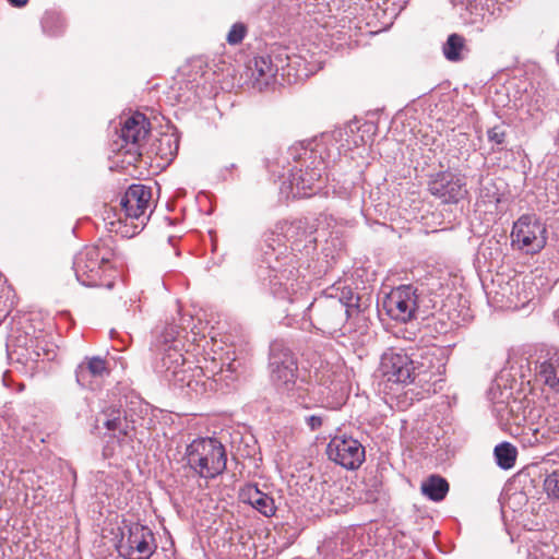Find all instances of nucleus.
<instances>
[{
  "label": "nucleus",
  "instance_id": "nucleus-12",
  "mask_svg": "<svg viewBox=\"0 0 559 559\" xmlns=\"http://www.w3.org/2000/svg\"><path fill=\"white\" fill-rule=\"evenodd\" d=\"M414 384L430 390L431 384L442 381L445 372L447 358L439 347H426L413 353Z\"/></svg>",
  "mask_w": 559,
  "mask_h": 559
},
{
  "label": "nucleus",
  "instance_id": "nucleus-26",
  "mask_svg": "<svg viewBox=\"0 0 559 559\" xmlns=\"http://www.w3.org/2000/svg\"><path fill=\"white\" fill-rule=\"evenodd\" d=\"M496 464L504 471L514 467L518 459V449L508 441L500 442L493 449Z\"/></svg>",
  "mask_w": 559,
  "mask_h": 559
},
{
  "label": "nucleus",
  "instance_id": "nucleus-15",
  "mask_svg": "<svg viewBox=\"0 0 559 559\" xmlns=\"http://www.w3.org/2000/svg\"><path fill=\"white\" fill-rule=\"evenodd\" d=\"M520 282L516 276L498 273L491 278V308L500 310H516L530 299L519 290Z\"/></svg>",
  "mask_w": 559,
  "mask_h": 559
},
{
  "label": "nucleus",
  "instance_id": "nucleus-22",
  "mask_svg": "<svg viewBox=\"0 0 559 559\" xmlns=\"http://www.w3.org/2000/svg\"><path fill=\"white\" fill-rule=\"evenodd\" d=\"M537 374L545 385L554 393L559 394V349L546 350L544 360L537 367Z\"/></svg>",
  "mask_w": 559,
  "mask_h": 559
},
{
  "label": "nucleus",
  "instance_id": "nucleus-37",
  "mask_svg": "<svg viewBox=\"0 0 559 559\" xmlns=\"http://www.w3.org/2000/svg\"><path fill=\"white\" fill-rule=\"evenodd\" d=\"M246 26L241 23H236L231 26L227 34V41L230 45H237L242 41L246 35Z\"/></svg>",
  "mask_w": 559,
  "mask_h": 559
},
{
  "label": "nucleus",
  "instance_id": "nucleus-14",
  "mask_svg": "<svg viewBox=\"0 0 559 559\" xmlns=\"http://www.w3.org/2000/svg\"><path fill=\"white\" fill-rule=\"evenodd\" d=\"M148 124L145 116L140 112L131 115L122 122L118 140L114 142V151L129 154V164L140 157L139 144L146 136Z\"/></svg>",
  "mask_w": 559,
  "mask_h": 559
},
{
  "label": "nucleus",
  "instance_id": "nucleus-6",
  "mask_svg": "<svg viewBox=\"0 0 559 559\" xmlns=\"http://www.w3.org/2000/svg\"><path fill=\"white\" fill-rule=\"evenodd\" d=\"M112 253L109 248L99 245L86 246L80 250L73 260V270L79 283L86 287L111 288V281L104 282L103 274L110 266Z\"/></svg>",
  "mask_w": 559,
  "mask_h": 559
},
{
  "label": "nucleus",
  "instance_id": "nucleus-16",
  "mask_svg": "<svg viewBox=\"0 0 559 559\" xmlns=\"http://www.w3.org/2000/svg\"><path fill=\"white\" fill-rule=\"evenodd\" d=\"M326 454L331 461L342 467L354 471L365 462V448L352 437L335 436L326 447Z\"/></svg>",
  "mask_w": 559,
  "mask_h": 559
},
{
  "label": "nucleus",
  "instance_id": "nucleus-42",
  "mask_svg": "<svg viewBox=\"0 0 559 559\" xmlns=\"http://www.w3.org/2000/svg\"><path fill=\"white\" fill-rule=\"evenodd\" d=\"M9 3L13 7H16V8H22L24 5H26V3L28 2V0H8Z\"/></svg>",
  "mask_w": 559,
  "mask_h": 559
},
{
  "label": "nucleus",
  "instance_id": "nucleus-3",
  "mask_svg": "<svg viewBox=\"0 0 559 559\" xmlns=\"http://www.w3.org/2000/svg\"><path fill=\"white\" fill-rule=\"evenodd\" d=\"M355 311H361L360 297L349 286L336 282L313 299L306 309V316L316 330L334 336Z\"/></svg>",
  "mask_w": 559,
  "mask_h": 559
},
{
  "label": "nucleus",
  "instance_id": "nucleus-24",
  "mask_svg": "<svg viewBox=\"0 0 559 559\" xmlns=\"http://www.w3.org/2000/svg\"><path fill=\"white\" fill-rule=\"evenodd\" d=\"M321 141L323 145L329 146L325 155L335 158L341 156L342 150L348 146V130L347 128H335L333 131L322 134Z\"/></svg>",
  "mask_w": 559,
  "mask_h": 559
},
{
  "label": "nucleus",
  "instance_id": "nucleus-41",
  "mask_svg": "<svg viewBox=\"0 0 559 559\" xmlns=\"http://www.w3.org/2000/svg\"><path fill=\"white\" fill-rule=\"evenodd\" d=\"M555 189H556L555 192H552V191L549 192V200L551 201V203L554 205L558 206L556 212L559 213V181L557 182Z\"/></svg>",
  "mask_w": 559,
  "mask_h": 559
},
{
  "label": "nucleus",
  "instance_id": "nucleus-10",
  "mask_svg": "<svg viewBox=\"0 0 559 559\" xmlns=\"http://www.w3.org/2000/svg\"><path fill=\"white\" fill-rule=\"evenodd\" d=\"M152 198L151 189L144 185H132L120 199L121 213L124 215V237H133L144 226V215Z\"/></svg>",
  "mask_w": 559,
  "mask_h": 559
},
{
  "label": "nucleus",
  "instance_id": "nucleus-18",
  "mask_svg": "<svg viewBox=\"0 0 559 559\" xmlns=\"http://www.w3.org/2000/svg\"><path fill=\"white\" fill-rule=\"evenodd\" d=\"M428 188L442 203H457L466 193L464 178L450 170L431 176Z\"/></svg>",
  "mask_w": 559,
  "mask_h": 559
},
{
  "label": "nucleus",
  "instance_id": "nucleus-36",
  "mask_svg": "<svg viewBox=\"0 0 559 559\" xmlns=\"http://www.w3.org/2000/svg\"><path fill=\"white\" fill-rule=\"evenodd\" d=\"M487 249L488 248L485 247L484 243H481L480 247L478 248V250L475 254V259H474V266L478 272V275L483 283L484 288H485V283L483 280V274L486 272H489V269L487 267V262H488V258H487V253H486Z\"/></svg>",
  "mask_w": 559,
  "mask_h": 559
},
{
  "label": "nucleus",
  "instance_id": "nucleus-5",
  "mask_svg": "<svg viewBox=\"0 0 559 559\" xmlns=\"http://www.w3.org/2000/svg\"><path fill=\"white\" fill-rule=\"evenodd\" d=\"M183 461L199 477L213 479L225 472L227 453L217 439L198 438L187 445Z\"/></svg>",
  "mask_w": 559,
  "mask_h": 559
},
{
  "label": "nucleus",
  "instance_id": "nucleus-40",
  "mask_svg": "<svg viewBox=\"0 0 559 559\" xmlns=\"http://www.w3.org/2000/svg\"><path fill=\"white\" fill-rule=\"evenodd\" d=\"M543 437L544 435H540L538 429H534V431L532 432V437L524 439V442L528 445H535L540 442V438Z\"/></svg>",
  "mask_w": 559,
  "mask_h": 559
},
{
  "label": "nucleus",
  "instance_id": "nucleus-13",
  "mask_svg": "<svg viewBox=\"0 0 559 559\" xmlns=\"http://www.w3.org/2000/svg\"><path fill=\"white\" fill-rule=\"evenodd\" d=\"M417 289L413 285H401L391 289L382 301L381 308L392 319L399 322L411 321L417 310Z\"/></svg>",
  "mask_w": 559,
  "mask_h": 559
},
{
  "label": "nucleus",
  "instance_id": "nucleus-17",
  "mask_svg": "<svg viewBox=\"0 0 559 559\" xmlns=\"http://www.w3.org/2000/svg\"><path fill=\"white\" fill-rule=\"evenodd\" d=\"M413 353L389 349L381 356L380 371L388 382L396 384L414 383Z\"/></svg>",
  "mask_w": 559,
  "mask_h": 559
},
{
  "label": "nucleus",
  "instance_id": "nucleus-11",
  "mask_svg": "<svg viewBox=\"0 0 559 559\" xmlns=\"http://www.w3.org/2000/svg\"><path fill=\"white\" fill-rule=\"evenodd\" d=\"M547 243L545 224L534 214H524L513 223L511 245L526 254H535Z\"/></svg>",
  "mask_w": 559,
  "mask_h": 559
},
{
  "label": "nucleus",
  "instance_id": "nucleus-19",
  "mask_svg": "<svg viewBox=\"0 0 559 559\" xmlns=\"http://www.w3.org/2000/svg\"><path fill=\"white\" fill-rule=\"evenodd\" d=\"M109 373L107 360L99 356L85 357L75 369L79 385L91 390H94Z\"/></svg>",
  "mask_w": 559,
  "mask_h": 559
},
{
  "label": "nucleus",
  "instance_id": "nucleus-34",
  "mask_svg": "<svg viewBox=\"0 0 559 559\" xmlns=\"http://www.w3.org/2000/svg\"><path fill=\"white\" fill-rule=\"evenodd\" d=\"M544 490L548 498L559 500V467L545 477Z\"/></svg>",
  "mask_w": 559,
  "mask_h": 559
},
{
  "label": "nucleus",
  "instance_id": "nucleus-7",
  "mask_svg": "<svg viewBox=\"0 0 559 559\" xmlns=\"http://www.w3.org/2000/svg\"><path fill=\"white\" fill-rule=\"evenodd\" d=\"M269 243L278 247V243L288 248V253L309 255L316 249V237L313 229L309 226L306 218L295 219L293 222H280L274 230L265 238V248Z\"/></svg>",
  "mask_w": 559,
  "mask_h": 559
},
{
  "label": "nucleus",
  "instance_id": "nucleus-35",
  "mask_svg": "<svg viewBox=\"0 0 559 559\" xmlns=\"http://www.w3.org/2000/svg\"><path fill=\"white\" fill-rule=\"evenodd\" d=\"M301 61H305L302 57H299V56L288 57L287 68L290 69V68H294L295 66L298 67L297 73H296L297 80L307 78L316 71V66L311 64V63L305 62L304 67L301 68Z\"/></svg>",
  "mask_w": 559,
  "mask_h": 559
},
{
  "label": "nucleus",
  "instance_id": "nucleus-30",
  "mask_svg": "<svg viewBox=\"0 0 559 559\" xmlns=\"http://www.w3.org/2000/svg\"><path fill=\"white\" fill-rule=\"evenodd\" d=\"M29 343L32 352L28 353L27 358L37 361L39 359L52 360L56 357V352L52 346H49L44 340L36 337L35 340H29Z\"/></svg>",
  "mask_w": 559,
  "mask_h": 559
},
{
  "label": "nucleus",
  "instance_id": "nucleus-20",
  "mask_svg": "<svg viewBox=\"0 0 559 559\" xmlns=\"http://www.w3.org/2000/svg\"><path fill=\"white\" fill-rule=\"evenodd\" d=\"M96 420L103 424L110 432L109 437L116 439L119 445L129 438L131 426L121 407L112 405L104 408Z\"/></svg>",
  "mask_w": 559,
  "mask_h": 559
},
{
  "label": "nucleus",
  "instance_id": "nucleus-44",
  "mask_svg": "<svg viewBox=\"0 0 559 559\" xmlns=\"http://www.w3.org/2000/svg\"><path fill=\"white\" fill-rule=\"evenodd\" d=\"M507 201H508V198H506V195H504V194H501L500 197H498V198L496 199V202H497V204H498V205H499V204H504V203H507Z\"/></svg>",
  "mask_w": 559,
  "mask_h": 559
},
{
  "label": "nucleus",
  "instance_id": "nucleus-32",
  "mask_svg": "<svg viewBox=\"0 0 559 559\" xmlns=\"http://www.w3.org/2000/svg\"><path fill=\"white\" fill-rule=\"evenodd\" d=\"M485 205V202L477 203V209L474 211L473 217L471 218L472 230L475 235L486 236L489 233V224L486 218V210L480 207Z\"/></svg>",
  "mask_w": 559,
  "mask_h": 559
},
{
  "label": "nucleus",
  "instance_id": "nucleus-27",
  "mask_svg": "<svg viewBox=\"0 0 559 559\" xmlns=\"http://www.w3.org/2000/svg\"><path fill=\"white\" fill-rule=\"evenodd\" d=\"M178 148L179 141L174 134H162L154 144L156 155L165 163H170L175 158Z\"/></svg>",
  "mask_w": 559,
  "mask_h": 559
},
{
  "label": "nucleus",
  "instance_id": "nucleus-31",
  "mask_svg": "<svg viewBox=\"0 0 559 559\" xmlns=\"http://www.w3.org/2000/svg\"><path fill=\"white\" fill-rule=\"evenodd\" d=\"M273 9L278 17L290 19L300 13L301 0H276Z\"/></svg>",
  "mask_w": 559,
  "mask_h": 559
},
{
  "label": "nucleus",
  "instance_id": "nucleus-21",
  "mask_svg": "<svg viewBox=\"0 0 559 559\" xmlns=\"http://www.w3.org/2000/svg\"><path fill=\"white\" fill-rule=\"evenodd\" d=\"M242 502L250 504L253 509L266 518L274 516L276 513V506L274 499L261 491L257 485H247L240 491Z\"/></svg>",
  "mask_w": 559,
  "mask_h": 559
},
{
  "label": "nucleus",
  "instance_id": "nucleus-1",
  "mask_svg": "<svg viewBox=\"0 0 559 559\" xmlns=\"http://www.w3.org/2000/svg\"><path fill=\"white\" fill-rule=\"evenodd\" d=\"M239 366L240 364L234 359L219 372L209 377L202 367L192 366L187 361L177 346L166 344L154 362V370L176 388H188L195 393H202L207 389L217 390L223 381L229 386L230 382L237 379Z\"/></svg>",
  "mask_w": 559,
  "mask_h": 559
},
{
  "label": "nucleus",
  "instance_id": "nucleus-33",
  "mask_svg": "<svg viewBox=\"0 0 559 559\" xmlns=\"http://www.w3.org/2000/svg\"><path fill=\"white\" fill-rule=\"evenodd\" d=\"M513 412V407L509 404H504L503 402L495 403L491 406V415H496L501 425H509V424H515L520 425V417L516 416L515 418H510L509 416Z\"/></svg>",
  "mask_w": 559,
  "mask_h": 559
},
{
  "label": "nucleus",
  "instance_id": "nucleus-43",
  "mask_svg": "<svg viewBox=\"0 0 559 559\" xmlns=\"http://www.w3.org/2000/svg\"><path fill=\"white\" fill-rule=\"evenodd\" d=\"M103 454H104V456H105V457L112 456L114 451H112V449L110 448V445H109V444H107V445L104 448Z\"/></svg>",
  "mask_w": 559,
  "mask_h": 559
},
{
  "label": "nucleus",
  "instance_id": "nucleus-8",
  "mask_svg": "<svg viewBox=\"0 0 559 559\" xmlns=\"http://www.w3.org/2000/svg\"><path fill=\"white\" fill-rule=\"evenodd\" d=\"M269 367L272 381L278 390L294 397L301 396L297 385V359L284 342L274 341L270 345Z\"/></svg>",
  "mask_w": 559,
  "mask_h": 559
},
{
  "label": "nucleus",
  "instance_id": "nucleus-25",
  "mask_svg": "<svg viewBox=\"0 0 559 559\" xmlns=\"http://www.w3.org/2000/svg\"><path fill=\"white\" fill-rule=\"evenodd\" d=\"M420 489L428 499L439 502L445 498L449 491V483L439 475H430L421 483Z\"/></svg>",
  "mask_w": 559,
  "mask_h": 559
},
{
  "label": "nucleus",
  "instance_id": "nucleus-2",
  "mask_svg": "<svg viewBox=\"0 0 559 559\" xmlns=\"http://www.w3.org/2000/svg\"><path fill=\"white\" fill-rule=\"evenodd\" d=\"M299 262L300 258L288 253V248L284 245L274 247L269 243L264 248L258 274L274 298L294 304L307 295L308 285L299 277Z\"/></svg>",
  "mask_w": 559,
  "mask_h": 559
},
{
  "label": "nucleus",
  "instance_id": "nucleus-29",
  "mask_svg": "<svg viewBox=\"0 0 559 559\" xmlns=\"http://www.w3.org/2000/svg\"><path fill=\"white\" fill-rule=\"evenodd\" d=\"M464 37L459 34H451L442 46L443 56L447 60L456 62L463 59Z\"/></svg>",
  "mask_w": 559,
  "mask_h": 559
},
{
  "label": "nucleus",
  "instance_id": "nucleus-4",
  "mask_svg": "<svg viewBox=\"0 0 559 559\" xmlns=\"http://www.w3.org/2000/svg\"><path fill=\"white\" fill-rule=\"evenodd\" d=\"M319 146L317 145L316 150L304 146L289 150V156L294 157L296 165L288 170V178L281 186V193L287 199L307 198L319 189L317 185L330 163L323 158V152Z\"/></svg>",
  "mask_w": 559,
  "mask_h": 559
},
{
  "label": "nucleus",
  "instance_id": "nucleus-39",
  "mask_svg": "<svg viewBox=\"0 0 559 559\" xmlns=\"http://www.w3.org/2000/svg\"><path fill=\"white\" fill-rule=\"evenodd\" d=\"M506 127H493L491 128V142H496L498 145L504 143Z\"/></svg>",
  "mask_w": 559,
  "mask_h": 559
},
{
  "label": "nucleus",
  "instance_id": "nucleus-38",
  "mask_svg": "<svg viewBox=\"0 0 559 559\" xmlns=\"http://www.w3.org/2000/svg\"><path fill=\"white\" fill-rule=\"evenodd\" d=\"M324 419L325 417L321 414H314L305 417V421L311 431L318 430L322 426Z\"/></svg>",
  "mask_w": 559,
  "mask_h": 559
},
{
  "label": "nucleus",
  "instance_id": "nucleus-28",
  "mask_svg": "<svg viewBox=\"0 0 559 559\" xmlns=\"http://www.w3.org/2000/svg\"><path fill=\"white\" fill-rule=\"evenodd\" d=\"M277 70L269 56H259L253 60L252 76L265 85L275 76Z\"/></svg>",
  "mask_w": 559,
  "mask_h": 559
},
{
  "label": "nucleus",
  "instance_id": "nucleus-9",
  "mask_svg": "<svg viewBox=\"0 0 559 559\" xmlns=\"http://www.w3.org/2000/svg\"><path fill=\"white\" fill-rule=\"evenodd\" d=\"M116 548L123 559H150L155 554L157 544L148 526L123 521Z\"/></svg>",
  "mask_w": 559,
  "mask_h": 559
},
{
  "label": "nucleus",
  "instance_id": "nucleus-45",
  "mask_svg": "<svg viewBox=\"0 0 559 559\" xmlns=\"http://www.w3.org/2000/svg\"><path fill=\"white\" fill-rule=\"evenodd\" d=\"M321 395H325V392L323 390H320Z\"/></svg>",
  "mask_w": 559,
  "mask_h": 559
},
{
  "label": "nucleus",
  "instance_id": "nucleus-23",
  "mask_svg": "<svg viewBox=\"0 0 559 559\" xmlns=\"http://www.w3.org/2000/svg\"><path fill=\"white\" fill-rule=\"evenodd\" d=\"M337 378L336 370L328 362H320V366L314 368L312 376V379L320 388L328 390L326 395L332 392L336 393L341 388V380Z\"/></svg>",
  "mask_w": 559,
  "mask_h": 559
}]
</instances>
